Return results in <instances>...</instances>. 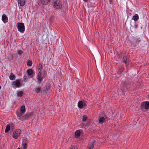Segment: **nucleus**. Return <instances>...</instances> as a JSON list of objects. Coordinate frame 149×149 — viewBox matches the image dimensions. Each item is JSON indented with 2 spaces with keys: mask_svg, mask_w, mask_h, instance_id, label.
<instances>
[{
  "mask_svg": "<svg viewBox=\"0 0 149 149\" xmlns=\"http://www.w3.org/2000/svg\"><path fill=\"white\" fill-rule=\"evenodd\" d=\"M52 4L54 7L56 9H60L62 7V2L59 0H54Z\"/></svg>",
  "mask_w": 149,
  "mask_h": 149,
  "instance_id": "nucleus-1",
  "label": "nucleus"
},
{
  "mask_svg": "<svg viewBox=\"0 0 149 149\" xmlns=\"http://www.w3.org/2000/svg\"><path fill=\"white\" fill-rule=\"evenodd\" d=\"M17 27L18 31L21 33H23L25 30L24 24L22 23H18L17 24Z\"/></svg>",
  "mask_w": 149,
  "mask_h": 149,
  "instance_id": "nucleus-2",
  "label": "nucleus"
},
{
  "mask_svg": "<svg viewBox=\"0 0 149 149\" xmlns=\"http://www.w3.org/2000/svg\"><path fill=\"white\" fill-rule=\"evenodd\" d=\"M21 133L20 130L17 129L14 131L13 132L12 137L15 139H17Z\"/></svg>",
  "mask_w": 149,
  "mask_h": 149,
  "instance_id": "nucleus-3",
  "label": "nucleus"
},
{
  "mask_svg": "<svg viewBox=\"0 0 149 149\" xmlns=\"http://www.w3.org/2000/svg\"><path fill=\"white\" fill-rule=\"evenodd\" d=\"M12 85L14 88L18 87L21 86L20 81L19 80H16L15 81L12 82Z\"/></svg>",
  "mask_w": 149,
  "mask_h": 149,
  "instance_id": "nucleus-4",
  "label": "nucleus"
},
{
  "mask_svg": "<svg viewBox=\"0 0 149 149\" xmlns=\"http://www.w3.org/2000/svg\"><path fill=\"white\" fill-rule=\"evenodd\" d=\"M141 108L143 109L144 108L146 109H148L149 108V102L146 101L142 102L141 104Z\"/></svg>",
  "mask_w": 149,
  "mask_h": 149,
  "instance_id": "nucleus-5",
  "label": "nucleus"
},
{
  "mask_svg": "<svg viewBox=\"0 0 149 149\" xmlns=\"http://www.w3.org/2000/svg\"><path fill=\"white\" fill-rule=\"evenodd\" d=\"M28 142V141L27 139L24 138L23 139L22 143V146L23 149H26Z\"/></svg>",
  "mask_w": 149,
  "mask_h": 149,
  "instance_id": "nucleus-6",
  "label": "nucleus"
},
{
  "mask_svg": "<svg viewBox=\"0 0 149 149\" xmlns=\"http://www.w3.org/2000/svg\"><path fill=\"white\" fill-rule=\"evenodd\" d=\"M37 78L38 80V82L40 83L43 79V77L42 76V73L40 72L37 75Z\"/></svg>",
  "mask_w": 149,
  "mask_h": 149,
  "instance_id": "nucleus-7",
  "label": "nucleus"
},
{
  "mask_svg": "<svg viewBox=\"0 0 149 149\" xmlns=\"http://www.w3.org/2000/svg\"><path fill=\"white\" fill-rule=\"evenodd\" d=\"M86 106V103L85 102L82 101H79L78 103V106L80 109L84 108Z\"/></svg>",
  "mask_w": 149,
  "mask_h": 149,
  "instance_id": "nucleus-8",
  "label": "nucleus"
},
{
  "mask_svg": "<svg viewBox=\"0 0 149 149\" xmlns=\"http://www.w3.org/2000/svg\"><path fill=\"white\" fill-rule=\"evenodd\" d=\"M21 112V113L17 114V116L20 118L22 114L24 113L25 112V107L24 106H22L21 108L20 109Z\"/></svg>",
  "mask_w": 149,
  "mask_h": 149,
  "instance_id": "nucleus-9",
  "label": "nucleus"
},
{
  "mask_svg": "<svg viewBox=\"0 0 149 149\" xmlns=\"http://www.w3.org/2000/svg\"><path fill=\"white\" fill-rule=\"evenodd\" d=\"M40 3L43 6L48 4L50 1V0H39Z\"/></svg>",
  "mask_w": 149,
  "mask_h": 149,
  "instance_id": "nucleus-10",
  "label": "nucleus"
},
{
  "mask_svg": "<svg viewBox=\"0 0 149 149\" xmlns=\"http://www.w3.org/2000/svg\"><path fill=\"white\" fill-rule=\"evenodd\" d=\"M2 20L3 22L4 23H6L8 21V18L7 16L3 14L2 15Z\"/></svg>",
  "mask_w": 149,
  "mask_h": 149,
  "instance_id": "nucleus-11",
  "label": "nucleus"
},
{
  "mask_svg": "<svg viewBox=\"0 0 149 149\" xmlns=\"http://www.w3.org/2000/svg\"><path fill=\"white\" fill-rule=\"evenodd\" d=\"M81 132L79 130H76L75 132L74 136L76 138H79L81 135Z\"/></svg>",
  "mask_w": 149,
  "mask_h": 149,
  "instance_id": "nucleus-12",
  "label": "nucleus"
},
{
  "mask_svg": "<svg viewBox=\"0 0 149 149\" xmlns=\"http://www.w3.org/2000/svg\"><path fill=\"white\" fill-rule=\"evenodd\" d=\"M25 0H18V3L21 6H23L25 5Z\"/></svg>",
  "mask_w": 149,
  "mask_h": 149,
  "instance_id": "nucleus-13",
  "label": "nucleus"
},
{
  "mask_svg": "<svg viewBox=\"0 0 149 149\" xmlns=\"http://www.w3.org/2000/svg\"><path fill=\"white\" fill-rule=\"evenodd\" d=\"M27 72L29 75H31L33 73L35 74L34 71L31 69L27 70Z\"/></svg>",
  "mask_w": 149,
  "mask_h": 149,
  "instance_id": "nucleus-14",
  "label": "nucleus"
},
{
  "mask_svg": "<svg viewBox=\"0 0 149 149\" xmlns=\"http://www.w3.org/2000/svg\"><path fill=\"white\" fill-rule=\"evenodd\" d=\"M95 142V141L94 140L91 143V144L89 145L88 148L89 149H92L94 147V143Z\"/></svg>",
  "mask_w": 149,
  "mask_h": 149,
  "instance_id": "nucleus-15",
  "label": "nucleus"
},
{
  "mask_svg": "<svg viewBox=\"0 0 149 149\" xmlns=\"http://www.w3.org/2000/svg\"><path fill=\"white\" fill-rule=\"evenodd\" d=\"M139 18V17L137 14H135L132 17V19L134 21H137Z\"/></svg>",
  "mask_w": 149,
  "mask_h": 149,
  "instance_id": "nucleus-16",
  "label": "nucleus"
},
{
  "mask_svg": "<svg viewBox=\"0 0 149 149\" xmlns=\"http://www.w3.org/2000/svg\"><path fill=\"white\" fill-rule=\"evenodd\" d=\"M9 78L11 80H13L15 78V76L13 73H11L10 76H9Z\"/></svg>",
  "mask_w": 149,
  "mask_h": 149,
  "instance_id": "nucleus-17",
  "label": "nucleus"
},
{
  "mask_svg": "<svg viewBox=\"0 0 149 149\" xmlns=\"http://www.w3.org/2000/svg\"><path fill=\"white\" fill-rule=\"evenodd\" d=\"M105 118L103 117H100L99 119V123H102L105 120Z\"/></svg>",
  "mask_w": 149,
  "mask_h": 149,
  "instance_id": "nucleus-18",
  "label": "nucleus"
},
{
  "mask_svg": "<svg viewBox=\"0 0 149 149\" xmlns=\"http://www.w3.org/2000/svg\"><path fill=\"white\" fill-rule=\"evenodd\" d=\"M123 61L126 64H127L129 61L127 58L126 57H124L123 58Z\"/></svg>",
  "mask_w": 149,
  "mask_h": 149,
  "instance_id": "nucleus-19",
  "label": "nucleus"
},
{
  "mask_svg": "<svg viewBox=\"0 0 149 149\" xmlns=\"http://www.w3.org/2000/svg\"><path fill=\"white\" fill-rule=\"evenodd\" d=\"M10 126L9 125H8L6 128L5 132H8L10 130Z\"/></svg>",
  "mask_w": 149,
  "mask_h": 149,
  "instance_id": "nucleus-20",
  "label": "nucleus"
},
{
  "mask_svg": "<svg viewBox=\"0 0 149 149\" xmlns=\"http://www.w3.org/2000/svg\"><path fill=\"white\" fill-rule=\"evenodd\" d=\"M32 62L30 60H28V61L27 63V65L28 66H31L32 65Z\"/></svg>",
  "mask_w": 149,
  "mask_h": 149,
  "instance_id": "nucleus-21",
  "label": "nucleus"
},
{
  "mask_svg": "<svg viewBox=\"0 0 149 149\" xmlns=\"http://www.w3.org/2000/svg\"><path fill=\"white\" fill-rule=\"evenodd\" d=\"M23 92L22 91H20L18 92L17 95L18 96H21L23 94Z\"/></svg>",
  "mask_w": 149,
  "mask_h": 149,
  "instance_id": "nucleus-22",
  "label": "nucleus"
},
{
  "mask_svg": "<svg viewBox=\"0 0 149 149\" xmlns=\"http://www.w3.org/2000/svg\"><path fill=\"white\" fill-rule=\"evenodd\" d=\"M87 119V117L86 115L83 116L82 120L83 121H85Z\"/></svg>",
  "mask_w": 149,
  "mask_h": 149,
  "instance_id": "nucleus-23",
  "label": "nucleus"
},
{
  "mask_svg": "<svg viewBox=\"0 0 149 149\" xmlns=\"http://www.w3.org/2000/svg\"><path fill=\"white\" fill-rule=\"evenodd\" d=\"M27 77L26 75H24L23 77V80L24 82H26L27 80Z\"/></svg>",
  "mask_w": 149,
  "mask_h": 149,
  "instance_id": "nucleus-24",
  "label": "nucleus"
},
{
  "mask_svg": "<svg viewBox=\"0 0 149 149\" xmlns=\"http://www.w3.org/2000/svg\"><path fill=\"white\" fill-rule=\"evenodd\" d=\"M40 88L39 87H38L36 88V91L37 93H38L40 91Z\"/></svg>",
  "mask_w": 149,
  "mask_h": 149,
  "instance_id": "nucleus-25",
  "label": "nucleus"
},
{
  "mask_svg": "<svg viewBox=\"0 0 149 149\" xmlns=\"http://www.w3.org/2000/svg\"><path fill=\"white\" fill-rule=\"evenodd\" d=\"M23 53V52L22 50H20L18 51V54L19 55Z\"/></svg>",
  "mask_w": 149,
  "mask_h": 149,
  "instance_id": "nucleus-26",
  "label": "nucleus"
},
{
  "mask_svg": "<svg viewBox=\"0 0 149 149\" xmlns=\"http://www.w3.org/2000/svg\"><path fill=\"white\" fill-rule=\"evenodd\" d=\"M71 149H78L77 147L75 146L72 147Z\"/></svg>",
  "mask_w": 149,
  "mask_h": 149,
  "instance_id": "nucleus-27",
  "label": "nucleus"
},
{
  "mask_svg": "<svg viewBox=\"0 0 149 149\" xmlns=\"http://www.w3.org/2000/svg\"><path fill=\"white\" fill-rule=\"evenodd\" d=\"M39 66L42 67V65L41 64H39Z\"/></svg>",
  "mask_w": 149,
  "mask_h": 149,
  "instance_id": "nucleus-28",
  "label": "nucleus"
},
{
  "mask_svg": "<svg viewBox=\"0 0 149 149\" xmlns=\"http://www.w3.org/2000/svg\"><path fill=\"white\" fill-rule=\"evenodd\" d=\"M85 2H87L88 1V0H83Z\"/></svg>",
  "mask_w": 149,
  "mask_h": 149,
  "instance_id": "nucleus-29",
  "label": "nucleus"
},
{
  "mask_svg": "<svg viewBox=\"0 0 149 149\" xmlns=\"http://www.w3.org/2000/svg\"><path fill=\"white\" fill-rule=\"evenodd\" d=\"M109 0V1L111 2L112 1V0Z\"/></svg>",
  "mask_w": 149,
  "mask_h": 149,
  "instance_id": "nucleus-30",
  "label": "nucleus"
},
{
  "mask_svg": "<svg viewBox=\"0 0 149 149\" xmlns=\"http://www.w3.org/2000/svg\"><path fill=\"white\" fill-rule=\"evenodd\" d=\"M1 88V86H0V89Z\"/></svg>",
  "mask_w": 149,
  "mask_h": 149,
  "instance_id": "nucleus-31",
  "label": "nucleus"
},
{
  "mask_svg": "<svg viewBox=\"0 0 149 149\" xmlns=\"http://www.w3.org/2000/svg\"><path fill=\"white\" fill-rule=\"evenodd\" d=\"M148 97L149 98V95H148Z\"/></svg>",
  "mask_w": 149,
  "mask_h": 149,
  "instance_id": "nucleus-32",
  "label": "nucleus"
},
{
  "mask_svg": "<svg viewBox=\"0 0 149 149\" xmlns=\"http://www.w3.org/2000/svg\"><path fill=\"white\" fill-rule=\"evenodd\" d=\"M17 149H20V148H18Z\"/></svg>",
  "mask_w": 149,
  "mask_h": 149,
  "instance_id": "nucleus-33",
  "label": "nucleus"
}]
</instances>
